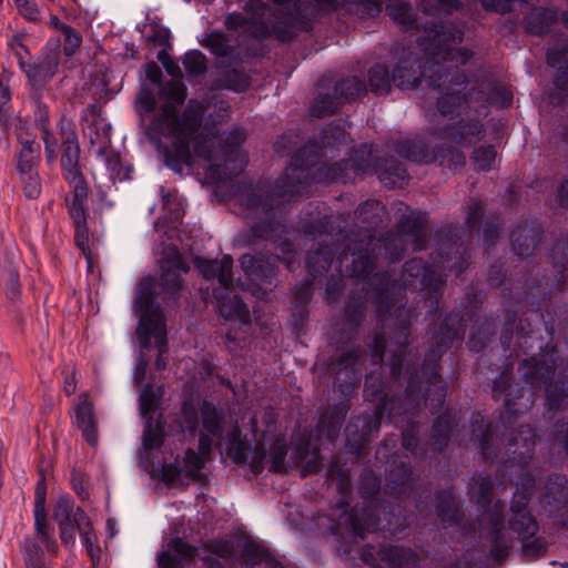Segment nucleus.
I'll use <instances>...</instances> for the list:
<instances>
[{
	"label": "nucleus",
	"mask_w": 568,
	"mask_h": 568,
	"mask_svg": "<svg viewBox=\"0 0 568 568\" xmlns=\"http://www.w3.org/2000/svg\"><path fill=\"white\" fill-rule=\"evenodd\" d=\"M526 31L532 36H545L558 21V10L554 8H535L525 17Z\"/></svg>",
	"instance_id": "nucleus-34"
},
{
	"label": "nucleus",
	"mask_w": 568,
	"mask_h": 568,
	"mask_svg": "<svg viewBox=\"0 0 568 568\" xmlns=\"http://www.w3.org/2000/svg\"><path fill=\"white\" fill-rule=\"evenodd\" d=\"M541 226L532 222L519 224L510 235L514 252L518 256L532 253L540 241Z\"/></svg>",
	"instance_id": "nucleus-31"
},
{
	"label": "nucleus",
	"mask_w": 568,
	"mask_h": 568,
	"mask_svg": "<svg viewBox=\"0 0 568 568\" xmlns=\"http://www.w3.org/2000/svg\"><path fill=\"white\" fill-rule=\"evenodd\" d=\"M75 424L81 430L84 439L91 445L98 444V423L94 414L93 404L89 402L88 395L82 394L80 402L75 406Z\"/></svg>",
	"instance_id": "nucleus-32"
},
{
	"label": "nucleus",
	"mask_w": 568,
	"mask_h": 568,
	"mask_svg": "<svg viewBox=\"0 0 568 568\" xmlns=\"http://www.w3.org/2000/svg\"><path fill=\"white\" fill-rule=\"evenodd\" d=\"M463 36V28L452 21L426 24L424 34L418 39L426 63L423 65L412 50L403 48L393 68V83L403 90L414 89L424 77L428 87L447 90L437 101L442 115L454 114L465 108L468 103L466 95L452 88H464L467 83L466 75L458 68L470 60L473 52L466 48H457Z\"/></svg>",
	"instance_id": "nucleus-3"
},
{
	"label": "nucleus",
	"mask_w": 568,
	"mask_h": 568,
	"mask_svg": "<svg viewBox=\"0 0 568 568\" xmlns=\"http://www.w3.org/2000/svg\"><path fill=\"white\" fill-rule=\"evenodd\" d=\"M281 179L282 176L277 179L271 190L263 185L252 189L244 203L250 212L248 215L258 213L265 215L264 219H260L251 226L250 233L243 239L244 245L254 246L257 240L271 241L275 248L282 253V256L245 253L239 258L241 270L247 281V288L257 297L265 296L277 286L278 270L275 265L276 261L283 263L288 271H294L300 265L293 244L288 240H281L286 229L284 223L276 217L275 211L296 195L280 194L277 184Z\"/></svg>",
	"instance_id": "nucleus-5"
},
{
	"label": "nucleus",
	"mask_w": 568,
	"mask_h": 568,
	"mask_svg": "<svg viewBox=\"0 0 568 568\" xmlns=\"http://www.w3.org/2000/svg\"><path fill=\"white\" fill-rule=\"evenodd\" d=\"M275 6L274 23L253 22L244 28L256 40L274 37L281 42L292 41L301 31L308 30L322 0H271Z\"/></svg>",
	"instance_id": "nucleus-8"
},
{
	"label": "nucleus",
	"mask_w": 568,
	"mask_h": 568,
	"mask_svg": "<svg viewBox=\"0 0 568 568\" xmlns=\"http://www.w3.org/2000/svg\"><path fill=\"white\" fill-rule=\"evenodd\" d=\"M207 102L191 99L182 112L171 102L161 105L150 123L149 131L168 139L160 145L165 165L178 174L184 168L193 165V155L213 161L206 170V176L215 183L232 181L246 165L241 152L245 134L241 129H233L224 138L212 129L204 126Z\"/></svg>",
	"instance_id": "nucleus-2"
},
{
	"label": "nucleus",
	"mask_w": 568,
	"mask_h": 568,
	"mask_svg": "<svg viewBox=\"0 0 568 568\" xmlns=\"http://www.w3.org/2000/svg\"><path fill=\"white\" fill-rule=\"evenodd\" d=\"M221 81L225 88L236 92H243L250 85L248 78L236 69L225 71Z\"/></svg>",
	"instance_id": "nucleus-56"
},
{
	"label": "nucleus",
	"mask_w": 568,
	"mask_h": 568,
	"mask_svg": "<svg viewBox=\"0 0 568 568\" xmlns=\"http://www.w3.org/2000/svg\"><path fill=\"white\" fill-rule=\"evenodd\" d=\"M204 467V460L200 454L193 449H186L183 457V465L176 459L175 463L165 464L162 469V476L165 481H175L181 477L197 478L201 469Z\"/></svg>",
	"instance_id": "nucleus-27"
},
{
	"label": "nucleus",
	"mask_w": 568,
	"mask_h": 568,
	"mask_svg": "<svg viewBox=\"0 0 568 568\" xmlns=\"http://www.w3.org/2000/svg\"><path fill=\"white\" fill-rule=\"evenodd\" d=\"M436 513L442 521L457 524L459 521V509L456 504L455 495L450 489L436 493Z\"/></svg>",
	"instance_id": "nucleus-38"
},
{
	"label": "nucleus",
	"mask_w": 568,
	"mask_h": 568,
	"mask_svg": "<svg viewBox=\"0 0 568 568\" xmlns=\"http://www.w3.org/2000/svg\"><path fill=\"white\" fill-rule=\"evenodd\" d=\"M267 550L260 544L248 540L241 546V560L246 566H255L267 559Z\"/></svg>",
	"instance_id": "nucleus-48"
},
{
	"label": "nucleus",
	"mask_w": 568,
	"mask_h": 568,
	"mask_svg": "<svg viewBox=\"0 0 568 568\" xmlns=\"http://www.w3.org/2000/svg\"><path fill=\"white\" fill-rule=\"evenodd\" d=\"M546 61L557 72L568 70V44L548 50Z\"/></svg>",
	"instance_id": "nucleus-62"
},
{
	"label": "nucleus",
	"mask_w": 568,
	"mask_h": 568,
	"mask_svg": "<svg viewBox=\"0 0 568 568\" xmlns=\"http://www.w3.org/2000/svg\"><path fill=\"white\" fill-rule=\"evenodd\" d=\"M496 159V150L494 146H479L474 150L471 161L478 171H489Z\"/></svg>",
	"instance_id": "nucleus-53"
},
{
	"label": "nucleus",
	"mask_w": 568,
	"mask_h": 568,
	"mask_svg": "<svg viewBox=\"0 0 568 568\" xmlns=\"http://www.w3.org/2000/svg\"><path fill=\"white\" fill-rule=\"evenodd\" d=\"M205 549L213 556L225 560H234L236 551L231 540H212L205 545Z\"/></svg>",
	"instance_id": "nucleus-60"
},
{
	"label": "nucleus",
	"mask_w": 568,
	"mask_h": 568,
	"mask_svg": "<svg viewBox=\"0 0 568 568\" xmlns=\"http://www.w3.org/2000/svg\"><path fill=\"white\" fill-rule=\"evenodd\" d=\"M464 335L465 324L458 314L446 316L439 329L433 334L435 347L428 351L422 366L423 375L427 376L424 404L429 407L432 414H436L443 407L446 397V384L437 372L438 361L454 341L463 339Z\"/></svg>",
	"instance_id": "nucleus-10"
},
{
	"label": "nucleus",
	"mask_w": 568,
	"mask_h": 568,
	"mask_svg": "<svg viewBox=\"0 0 568 568\" xmlns=\"http://www.w3.org/2000/svg\"><path fill=\"white\" fill-rule=\"evenodd\" d=\"M364 363L365 352L361 347H352L331 362L329 369L335 375L343 395L349 394L358 386Z\"/></svg>",
	"instance_id": "nucleus-19"
},
{
	"label": "nucleus",
	"mask_w": 568,
	"mask_h": 568,
	"mask_svg": "<svg viewBox=\"0 0 568 568\" xmlns=\"http://www.w3.org/2000/svg\"><path fill=\"white\" fill-rule=\"evenodd\" d=\"M227 454L232 459L240 464L248 459L250 455L254 456V450H251V445L246 439L241 437L239 429L234 428L227 436ZM253 457H251L252 459Z\"/></svg>",
	"instance_id": "nucleus-45"
},
{
	"label": "nucleus",
	"mask_w": 568,
	"mask_h": 568,
	"mask_svg": "<svg viewBox=\"0 0 568 568\" xmlns=\"http://www.w3.org/2000/svg\"><path fill=\"white\" fill-rule=\"evenodd\" d=\"M552 84L555 88V92L552 93L554 100L561 103L568 99V69L556 72Z\"/></svg>",
	"instance_id": "nucleus-64"
},
{
	"label": "nucleus",
	"mask_w": 568,
	"mask_h": 568,
	"mask_svg": "<svg viewBox=\"0 0 568 568\" xmlns=\"http://www.w3.org/2000/svg\"><path fill=\"white\" fill-rule=\"evenodd\" d=\"M256 416L251 419L252 432L256 446L254 456L250 460L251 470L257 475L265 466L270 464L268 469L273 473L285 470L286 442L280 432L276 420V414L272 408H267L261 416L262 426Z\"/></svg>",
	"instance_id": "nucleus-13"
},
{
	"label": "nucleus",
	"mask_w": 568,
	"mask_h": 568,
	"mask_svg": "<svg viewBox=\"0 0 568 568\" xmlns=\"http://www.w3.org/2000/svg\"><path fill=\"white\" fill-rule=\"evenodd\" d=\"M175 69L178 72V78L165 82L162 88V92L169 100L178 104H182L186 99L187 89L182 81L183 75L180 68L175 67Z\"/></svg>",
	"instance_id": "nucleus-49"
},
{
	"label": "nucleus",
	"mask_w": 568,
	"mask_h": 568,
	"mask_svg": "<svg viewBox=\"0 0 568 568\" xmlns=\"http://www.w3.org/2000/svg\"><path fill=\"white\" fill-rule=\"evenodd\" d=\"M200 414L203 432L199 437V449L202 455H207L212 450L214 439L222 434L225 418L221 409L206 400L200 405Z\"/></svg>",
	"instance_id": "nucleus-22"
},
{
	"label": "nucleus",
	"mask_w": 568,
	"mask_h": 568,
	"mask_svg": "<svg viewBox=\"0 0 568 568\" xmlns=\"http://www.w3.org/2000/svg\"><path fill=\"white\" fill-rule=\"evenodd\" d=\"M493 480L489 475L473 478L469 483V498L476 503L479 508L478 526L481 530H488L487 541L489 544V554L496 560H501L508 555L511 540L505 531L504 509L505 504L497 500L493 501Z\"/></svg>",
	"instance_id": "nucleus-9"
},
{
	"label": "nucleus",
	"mask_w": 568,
	"mask_h": 568,
	"mask_svg": "<svg viewBox=\"0 0 568 568\" xmlns=\"http://www.w3.org/2000/svg\"><path fill=\"white\" fill-rule=\"evenodd\" d=\"M366 93V85L357 77H349L336 82L333 92H325L323 84L315 98L311 113L316 118H323L333 114L341 104L363 97Z\"/></svg>",
	"instance_id": "nucleus-18"
},
{
	"label": "nucleus",
	"mask_w": 568,
	"mask_h": 568,
	"mask_svg": "<svg viewBox=\"0 0 568 568\" xmlns=\"http://www.w3.org/2000/svg\"><path fill=\"white\" fill-rule=\"evenodd\" d=\"M396 153L412 162L428 164L437 162L442 168L458 171L465 166L466 158L457 148L442 144L429 149L419 138L399 140L395 143Z\"/></svg>",
	"instance_id": "nucleus-15"
},
{
	"label": "nucleus",
	"mask_w": 568,
	"mask_h": 568,
	"mask_svg": "<svg viewBox=\"0 0 568 568\" xmlns=\"http://www.w3.org/2000/svg\"><path fill=\"white\" fill-rule=\"evenodd\" d=\"M390 19L404 30H410L416 23V12L408 1L397 0L386 4L385 8Z\"/></svg>",
	"instance_id": "nucleus-39"
},
{
	"label": "nucleus",
	"mask_w": 568,
	"mask_h": 568,
	"mask_svg": "<svg viewBox=\"0 0 568 568\" xmlns=\"http://www.w3.org/2000/svg\"><path fill=\"white\" fill-rule=\"evenodd\" d=\"M194 264L206 280L217 281L216 287L233 286V258L230 255H224L221 260L196 257Z\"/></svg>",
	"instance_id": "nucleus-25"
},
{
	"label": "nucleus",
	"mask_w": 568,
	"mask_h": 568,
	"mask_svg": "<svg viewBox=\"0 0 568 568\" xmlns=\"http://www.w3.org/2000/svg\"><path fill=\"white\" fill-rule=\"evenodd\" d=\"M41 545L50 556L58 555V544L50 534L47 521L44 490L39 484L34 498V535L26 538L19 546L26 568H52L51 562L45 559Z\"/></svg>",
	"instance_id": "nucleus-14"
},
{
	"label": "nucleus",
	"mask_w": 568,
	"mask_h": 568,
	"mask_svg": "<svg viewBox=\"0 0 568 568\" xmlns=\"http://www.w3.org/2000/svg\"><path fill=\"white\" fill-rule=\"evenodd\" d=\"M163 428L159 422H154L153 416L145 419L142 444L145 450H151L162 445Z\"/></svg>",
	"instance_id": "nucleus-47"
},
{
	"label": "nucleus",
	"mask_w": 568,
	"mask_h": 568,
	"mask_svg": "<svg viewBox=\"0 0 568 568\" xmlns=\"http://www.w3.org/2000/svg\"><path fill=\"white\" fill-rule=\"evenodd\" d=\"M74 521L85 548H94V546H98L97 536L93 532L91 520L85 511L80 507H77Z\"/></svg>",
	"instance_id": "nucleus-46"
},
{
	"label": "nucleus",
	"mask_w": 568,
	"mask_h": 568,
	"mask_svg": "<svg viewBox=\"0 0 568 568\" xmlns=\"http://www.w3.org/2000/svg\"><path fill=\"white\" fill-rule=\"evenodd\" d=\"M169 267L161 274V287L174 294L182 287L180 271L187 272L189 264L175 247H169L165 252Z\"/></svg>",
	"instance_id": "nucleus-30"
},
{
	"label": "nucleus",
	"mask_w": 568,
	"mask_h": 568,
	"mask_svg": "<svg viewBox=\"0 0 568 568\" xmlns=\"http://www.w3.org/2000/svg\"><path fill=\"white\" fill-rule=\"evenodd\" d=\"M381 480L373 473H365L361 480V495L364 499L363 507L357 506L346 516L345 521L353 532L364 538L366 532L377 529L395 534L402 525H395L393 509L388 503H372L369 499L379 490Z\"/></svg>",
	"instance_id": "nucleus-12"
},
{
	"label": "nucleus",
	"mask_w": 568,
	"mask_h": 568,
	"mask_svg": "<svg viewBox=\"0 0 568 568\" xmlns=\"http://www.w3.org/2000/svg\"><path fill=\"white\" fill-rule=\"evenodd\" d=\"M535 487V479L531 476H524L517 483V490L509 509L508 526L521 541L535 537L538 525L528 510L529 496Z\"/></svg>",
	"instance_id": "nucleus-17"
},
{
	"label": "nucleus",
	"mask_w": 568,
	"mask_h": 568,
	"mask_svg": "<svg viewBox=\"0 0 568 568\" xmlns=\"http://www.w3.org/2000/svg\"><path fill=\"white\" fill-rule=\"evenodd\" d=\"M310 440H303L295 444L296 458L300 463H303V469L301 470L302 476L315 474L322 468L321 455L318 448L310 449Z\"/></svg>",
	"instance_id": "nucleus-41"
},
{
	"label": "nucleus",
	"mask_w": 568,
	"mask_h": 568,
	"mask_svg": "<svg viewBox=\"0 0 568 568\" xmlns=\"http://www.w3.org/2000/svg\"><path fill=\"white\" fill-rule=\"evenodd\" d=\"M420 7L424 13L436 17L458 10L460 3L459 0H420Z\"/></svg>",
	"instance_id": "nucleus-51"
},
{
	"label": "nucleus",
	"mask_w": 568,
	"mask_h": 568,
	"mask_svg": "<svg viewBox=\"0 0 568 568\" xmlns=\"http://www.w3.org/2000/svg\"><path fill=\"white\" fill-rule=\"evenodd\" d=\"M58 131L61 143L58 142V139L53 136L49 130L42 132L45 160L51 164L57 161L60 154L62 178L70 187V193L65 196L81 197L88 195V183L79 163L80 145L77 132L72 123L67 120L60 121Z\"/></svg>",
	"instance_id": "nucleus-11"
},
{
	"label": "nucleus",
	"mask_w": 568,
	"mask_h": 568,
	"mask_svg": "<svg viewBox=\"0 0 568 568\" xmlns=\"http://www.w3.org/2000/svg\"><path fill=\"white\" fill-rule=\"evenodd\" d=\"M75 511L73 500L69 497H61L54 506L53 518L58 525L74 521Z\"/></svg>",
	"instance_id": "nucleus-57"
},
{
	"label": "nucleus",
	"mask_w": 568,
	"mask_h": 568,
	"mask_svg": "<svg viewBox=\"0 0 568 568\" xmlns=\"http://www.w3.org/2000/svg\"><path fill=\"white\" fill-rule=\"evenodd\" d=\"M334 250L329 245L320 244L306 257V268L314 278L326 272L333 263Z\"/></svg>",
	"instance_id": "nucleus-37"
},
{
	"label": "nucleus",
	"mask_w": 568,
	"mask_h": 568,
	"mask_svg": "<svg viewBox=\"0 0 568 568\" xmlns=\"http://www.w3.org/2000/svg\"><path fill=\"white\" fill-rule=\"evenodd\" d=\"M23 192L29 199H37L41 193L40 178L37 168L19 169Z\"/></svg>",
	"instance_id": "nucleus-50"
},
{
	"label": "nucleus",
	"mask_w": 568,
	"mask_h": 568,
	"mask_svg": "<svg viewBox=\"0 0 568 568\" xmlns=\"http://www.w3.org/2000/svg\"><path fill=\"white\" fill-rule=\"evenodd\" d=\"M20 143V151L18 153L17 169L37 168V160L39 158L40 145L29 136L23 138L21 134L18 136Z\"/></svg>",
	"instance_id": "nucleus-44"
},
{
	"label": "nucleus",
	"mask_w": 568,
	"mask_h": 568,
	"mask_svg": "<svg viewBox=\"0 0 568 568\" xmlns=\"http://www.w3.org/2000/svg\"><path fill=\"white\" fill-rule=\"evenodd\" d=\"M346 412V406L341 405L335 407L331 413H326L322 416L321 433L324 434L329 442H334L338 436Z\"/></svg>",
	"instance_id": "nucleus-43"
},
{
	"label": "nucleus",
	"mask_w": 568,
	"mask_h": 568,
	"mask_svg": "<svg viewBox=\"0 0 568 568\" xmlns=\"http://www.w3.org/2000/svg\"><path fill=\"white\" fill-rule=\"evenodd\" d=\"M385 206L377 200H366L355 211L356 220L362 225L358 233L346 235L341 262L352 256L351 274L367 276L368 270L381 260L389 262L400 261L408 247L420 251L426 247L427 229L426 217L423 214L410 212L403 215L396 225V231H388L379 239H375L374 231L383 222Z\"/></svg>",
	"instance_id": "nucleus-6"
},
{
	"label": "nucleus",
	"mask_w": 568,
	"mask_h": 568,
	"mask_svg": "<svg viewBox=\"0 0 568 568\" xmlns=\"http://www.w3.org/2000/svg\"><path fill=\"white\" fill-rule=\"evenodd\" d=\"M233 42L231 36L222 32H212L204 39L202 44L216 58L237 61L242 59L244 49L242 44H234Z\"/></svg>",
	"instance_id": "nucleus-33"
},
{
	"label": "nucleus",
	"mask_w": 568,
	"mask_h": 568,
	"mask_svg": "<svg viewBox=\"0 0 568 568\" xmlns=\"http://www.w3.org/2000/svg\"><path fill=\"white\" fill-rule=\"evenodd\" d=\"M473 433L478 442V449L480 450L484 459H490L496 456L495 450L490 446L493 426L490 424L485 427L480 426L478 428H474Z\"/></svg>",
	"instance_id": "nucleus-55"
},
{
	"label": "nucleus",
	"mask_w": 568,
	"mask_h": 568,
	"mask_svg": "<svg viewBox=\"0 0 568 568\" xmlns=\"http://www.w3.org/2000/svg\"><path fill=\"white\" fill-rule=\"evenodd\" d=\"M3 283L7 296L12 301L20 297V280L17 266L10 264L3 273Z\"/></svg>",
	"instance_id": "nucleus-59"
},
{
	"label": "nucleus",
	"mask_w": 568,
	"mask_h": 568,
	"mask_svg": "<svg viewBox=\"0 0 568 568\" xmlns=\"http://www.w3.org/2000/svg\"><path fill=\"white\" fill-rule=\"evenodd\" d=\"M60 31L64 36V43H63L64 54L72 55L75 52V50L81 45L82 36L74 28H72L65 23H61Z\"/></svg>",
	"instance_id": "nucleus-61"
},
{
	"label": "nucleus",
	"mask_w": 568,
	"mask_h": 568,
	"mask_svg": "<svg viewBox=\"0 0 568 568\" xmlns=\"http://www.w3.org/2000/svg\"><path fill=\"white\" fill-rule=\"evenodd\" d=\"M544 503L550 514L568 510V479L559 474L550 475L545 486Z\"/></svg>",
	"instance_id": "nucleus-29"
},
{
	"label": "nucleus",
	"mask_w": 568,
	"mask_h": 568,
	"mask_svg": "<svg viewBox=\"0 0 568 568\" xmlns=\"http://www.w3.org/2000/svg\"><path fill=\"white\" fill-rule=\"evenodd\" d=\"M88 195L84 196H65L64 202L68 214L74 226V242L87 260L91 261V235L87 225L85 205Z\"/></svg>",
	"instance_id": "nucleus-21"
},
{
	"label": "nucleus",
	"mask_w": 568,
	"mask_h": 568,
	"mask_svg": "<svg viewBox=\"0 0 568 568\" xmlns=\"http://www.w3.org/2000/svg\"><path fill=\"white\" fill-rule=\"evenodd\" d=\"M493 396L497 400L503 398L506 409L511 414L527 409L534 402L531 390L514 387L511 377L506 372L495 381Z\"/></svg>",
	"instance_id": "nucleus-20"
},
{
	"label": "nucleus",
	"mask_w": 568,
	"mask_h": 568,
	"mask_svg": "<svg viewBox=\"0 0 568 568\" xmlns=\"http://www.w3.org/2000/svg\"><path fill=\"white\" fill-rule=\"evenodd\" d=\"M457 424L456 415H453L450 412H446L437 417L430 434V446L433 450L440 453L446 448L453 429Z\"/></svg>",
	"instance_id": "nucleus-35"
},
{
	"label": "nucleus",
	"mask_w": 568,
	"mask_h": 568,
	"mask_svg": "<svg viewBox=\"0 0 568 568\" xmlns=\"http://www.w3.org/2000/svg\"><path fill=\"white\" fill-rule=\"evenodd\" d=\"M535 430L529 425H521L517 436L509 439L507 446L508 459L518 465H526L534 455Z\"/></svg>",
	"instance_id": "nucleus-26"
},
{
	"label": "nucleus",
	"mask_w": 568,
	"mask_h": 568,
	"mask_svg": "<svg viewBox=\"0 0 568 568\" xmlns=\"http://www.w3.org/2000/svg\"><path fill=\"white\" fill-rule=\"evenodd\" d=\"M457 227L449 226L447 231H439L438 248L436 255H432V265L426 266L420 258H412L403 266L400 280H395L389 273L375 272L377 264L368 270L367 276H356L349 273L352 256L348 252V261L341 262L343 251L338 256V277H331L327 282L325 298L328 303L336 302L342 290L346 286L344 277L355 278L362 284L365 296L369 297L376 307L381 322L382 335H376L372 345V362L378 365L383 362L388 348L390 353L389 366L394 377L400 376L405 371L409 374L404 398H386L383 392V383L371 373L365 381L364 396L367 400L378 402L374 413L369 416H358L346 426V446L352 454L361 456L369 442L371 436L378 432L382 419L387 413L395 419L402 415L414 416L420 407V383L416 369L410 373L409 366H405L404 352L409 343L410 321L416 316L414 311L405 308V291L415 286L420 277V291L424 304L428 307L429 315H434L439 306V301L446 280L442 272L455 271L458 276L469 265L468 246L457 243Z\"/></svg>",
	"instance_id": "nucleus-1"
},
{
	"label": "nucleus",
	"mask_w": 568,
	"mask_h": 568,
	"mask_svg": "<svg viewBox=\"0 0 568 568\" xmlns=\"http://www.w3.org/2000/svg\"><path fill=\"white\" fill-rule=\"evenodd\" d=\"M558 359V349L555 346H547L539 354L525 359L518 367L521 377L531 389L545 390L549 410L568 406V364L561 366L557 379L554 381L559 366ZM554 440L560 444L568 455V423L555 426Z\"/></svg>",
	"instance_id": "nucleus-7"
},
{
	"label": "nucleus",
	"mask_w": 568,
	"mask_h": 568,
	"mask_svg": "<svg viewBox=\"0 0 568 568\" xmlns=\"http://www.w3.org/2000/svg\"><path fill=\"white\" fill-rule=\"evenodd\" d=\"M155 280L143 278L135 293V311L140 321L136 335L142 349L150 348V332L165 328L164 316L159 305H155Z\"/></svg>",
	"instance_id": "nucleus-16"
},
{
	"label": "nucleus",
	"mask_w": 568,
	"mask_h": 568,
	"mask_svg": "<svg viewBox=\"0 0 568 568\" xmlns=\"http://www.w3.org/2000/svg\"><path fill=\"white\" fill-rule=\"evenodd\" d=\"M485 132V126L479 120H460L456 123L434 129V134L438 138L448 139L465 146L481 140Z\"/></svg>",
	"instance_id": "nucleus-23"
},
{
	"label": "nucleus",
	"mask_w": 568,
	"mask_h": 568,
	"mask_svg": "<svg viewBox=\"0 0 568 568\" xmlns=\"http://www.w3.org/2000/svg\"><path fill=\"white\" fill-rule=\"evenodd\" d=\"M379 557L388 568H416L417 555L409 548L398 546H384L379 549Z\"/></svg>",
	"instance_id": "nucleus-36"
},
{
	"label": "nucleus",
	"mask_w": 568,
	"mask_h": 568,
	"mask_svg": "<svg viewBox=\"0 0 568 568\" xmlns=\"http://www.w3.org/2000/svg\"><path fill=\"white\" fill-rule=\"evenodd\" d=\"M183 67L191 75L203 74L206 72V58L197 50L190 51L185 54Z\"/></svg>",
	"instance_id": "nucleus-58"
},
{
	"label": "nucleus",
	"mask_w": 568,
	"mask_h": 568,
	"mask_svg": "<svg viewBox=\"0 0 568 568\" xmlns=\"http://www.w3.org/2000/svg\"><path fill=\"white\" fill-rule=\"evenodd\" d=\"M393 79L384 64H375L368 72V85L372 92L377 95L388 94L392 89Z\"/></svg>",
	"instance_id": "nucleus-42"
},
{
	"label": "nucleus",
	"mask_w": 568,
	"mask_h": 568,
	"mask_svg": "<svg viewBox=\"0 0 568 568\" xmlns=\"http://www.w3.org/2000/svg\"><path fill=\"white\" fill-rule=\"evenodd\" d=\"M487 90L488 92L485 97V102L489 104H495L499 108H506L511 104L513 94L507 88L499 85L495 82H489L487 84Z\"/></svg>",
	"instance_id": "nucleus-52"
},
{
	"label": "nucleus",
	"mask_w": 568,
	"mask_h": 568,
	"mask_svg": "<svg viewBox=\"0 0 568 568\" xmlns=\"http://www.w3.org/2000/svg\"><path fill=\"white\" fill-rule=\"evenodd\" d=\"M388 488L396 495L406 494L412 486V468L408 464L400 463L396 466L392 463L388 470Z\"/></svg>",
	"instance_id": "nucleus-40"
},
{
	"label": "nucleus",
	"mask_w": 568,
	"mask_h": 568,
	"mask_svg": "<svg viewBox=\"0 0 568 568\" xmlns=\"http://www.w3.org/2000/svg\"><path fill=\"white\" fill-rule=\"evenodd\" d=\"M156 100L150 89H141L135 100V111L143 118L155 110Z\"/></svg>",
	"instance_id": "nucleus-63"
},
{
	"label": "nucleus",
	"mask_w": 568,
	"mask_h": 568,
	"mask_svg": "<svg viewBox=\"0 0 568 568\" xmlns=\"http://www.w3.org/2000/svg\"><path fill=\"white\" fill-rule=\"evenodd\" d=\"M197 548L189 545L180 537L172 538L166 549L158 555L159 568H184L186 560L196 556Z\"/></svg>",
	"instance_id": "nucleus-28"
},
{
	"label": "nucleus",
	"mask_w": 568,
	"mask_h": 568,
	"mask_svg": "<svg viewBox=\"0 0 568 568\" xmlns=\"http://www.w3.org/2000/svg\"><path fill=\"white\" fill-rule=\"evenodd\" d=\"M234 285L230 287H214L213 298L219 314L226 320H239L241 323L250 322V311L240 296L233 294Z\"/></svg>",
	"instance_id": "nucleus-24"
},
{
	"label": "nucleus",
	"mask_w": 568,
	"mask_h": 568,
	"mask_svg": "<svg viewBox=\"0 0 568 568\" xmlns=\"http://www.w3.org/2000/svg\"><path fill=\"white\" fill-rule=\"evenodd\" d=\"M365 316V307L362 297L348 301L345 308L344 323L349 328H356Z\"/></svg>",
	"instance_id": "nucleus-54"
},
{
	"label": "nucleus",
	"mask_w": 568,
	"mask_h": 568,
	"mask_svg": "<svg viewBox=\"0 0 568 568\" xmlns=\"http://www.w3.org/2000/svg\"><path fill=\"white\" fill-rule=\"evenodd\" d=\"M293 134H283L275 144L280 155H291L292 162L286 166L277 184L281 195L304 194L313 182H346L352 172L354 176L374 173L387 187H400L408 178L406 168L394 158L374 159L372 149L366 144L352 151L347 160L327 165L322 161V146L310 141L297 152Z\"/></svg>",
	"instance_id": "nucleus-4"
}]
</instances>
